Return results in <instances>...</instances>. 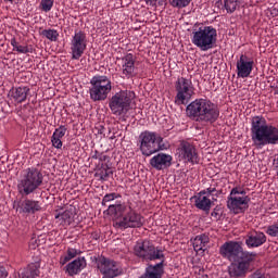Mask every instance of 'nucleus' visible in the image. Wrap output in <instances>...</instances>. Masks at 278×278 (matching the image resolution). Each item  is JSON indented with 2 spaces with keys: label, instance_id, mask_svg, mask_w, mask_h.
<instances>
[{
  "label": "nucleus",
  "instance_id": "obj_6",
  "mask_svg": "<svg viewBox=\"0 0 278 278\" xmlns=\"http://www.w3.org/2000/svg\"><path fill=\"white\" fill-rule=\"evenodd\" d=\"M218 33L216 28L212 26H201L199 29L192 31L191 42L194 47H198L200 51H210V49H214Z\"/></svg>",
  "mask_w": 278,
  "mask_h": 278
},
{
  "label": "nucleus",
  "instance_id": "obj_46",
  "mask_svg": "<svg viewBox=\"0 0 278 278\" xmlns=\"http://www.w3.org/2000/svg\"><path fill=\"white\" fill-rule=\"evenodd\" d=\"M202 278H207V276H202Z\"/></svg>",
  "mask_w": 278,
  "mask_h": 278
},
{
  "label": "nucleus",
  "instance_id": "obj_3",
  "mask_svg": "<svg viewBox=\"0 0 278 278\" xmlns=\"http://www.w3.org/2000/svg\"><path fill=\"white\" fill-rule=\"evenodd\" d=\"M250 131L255 149H264L267 144H278V128L268 124L264 116L252 117Z\"/></svg>",
  "mask_w": 278,
  "mask_h": 278
},
{
  "label": "nucleus",
  "instance_id": "obj_21",
  "mask_svg": "<svg viewBox=\"0 0 278 278\" xmlns=\"http://www.w3.org/2000/svg\"><path fill=\"white\" fill-rule=\"evenodd\" d=\"M29 94V87H13L10 92L9 97L15 101V103H24L27 101V96Z\"/></svg>",
  "mask_w": 278,
  "mask_h": 278
},
{
  "label": "nucleus",
  "instance_id": "obj_45",
  "mask_svg": "<svg viewBox=\"0 0 278 278\" xmlns=\"http://www.w3.org/2000/svg\"><path fill=\"white\" fill-rule=\"evenodd\" d=\"M15 0H3L4 3H14Z\"/></svg>",
  "mask_w": 278,
  "mask_h": 278
},
{
  "label": "nucleus",
  "instance_id": "obj_32",
  "mask_svg": "<svg viewBox=\"0 0 278 278\" xmlns=\"http://www.w3.org/2000/svg\"><path fill=\"white\" fill-rule=\"evenodd\" d=\"M201 194H204V197H218L220 194V190H217L216 187H208L202 191H200Z\"/></svg>",
  "mask_w": 278,
  "mask_h": 278
},
{
  "label": "nucleus",
  "instance_id": "obj_2",
  "mask_svg": "<svg viewBox=\"0 0 278 278\" xmlns=\"http://www.w3.org/2000/svg\"><path fill=\"white\" fill-rule=\"evenodd\" d=\"M135 254L146 262L161 260L159 264L149 265L140 278H162L164 275V252L162 250H157L150 241H142L135 245Z\"/></svg>",
  "mask_w": 278,
  "mask_h": 278
},
{
  "label": "nucleus",
  "instance_id": "obj_15",
  "mask_svg": "<svg viewBox=\"0 0 278 278\" xmlns=\"http://www.w3.org/2000/svg\"><path fill=\"white\" fill-rule=\"evenodd\" d=\"M179 156L186 162H190L191 164L199 163V154H197V148L188 141H181L180 147L178 149Z\"/></svg>",
  "mask_w": 278,
  "mask_h": 278
},
{
  "label": "nucleus",
  "instance_id": "obj_41",
  "mask_svg": "<svg viewBox=\"0 0 278 278\" xmlns=\"http://www.w3.org/2000/svg\"><path fill=\"white\" fill-rule=\"evenodd\" d=\"M147 5L155 7L157 5V0H146Z\"/></svg>",
  "mask_w": 278,
  "mask_h": 278
},
{
  "label": "nucleus",
  "instance_id": "obj_37",
  "mask_svg": "<svg viewBox=\"0 0 278 278\" xmlns=\"http://www.w3.org/2000/svg\"><path fill=\"white\" fill-rule=\"evenodd\" d=\"M266 233L268 236H271V238H277L278 237V225L268 226Z\"/></svg>",
  "mask_w": 278,
  "mask_h": 278
},
{
  "label": "nucleus",
  "instance_id": "obj_26",
  "mask_svg": "<svg viewBox=\"0 0 278 278\" xmlns=\"http://www.w3.org/2000/svg\"><path fill=\"white\" fill-rule=\"evenodd\" d=\"M78 253L79 252L76 249L68 248L67 255L61 257L60 264L64 266V264H67V262H71V260H73L74 257H77Z\"/></svg>",
  "mask_w": 278,
  "mask_h": 278
},
{
  "label": "nucleus",
  "instance_id": "obj_4",
  "mask_svg": "<svg viewBox=\"0 0 278 278\" xmlns=\"http://www.w3.org/2000/svg\"><path fill=\"white\" fill-rule=\"evenodd\" d=\"M106 214L114 216L113 227L122 231L129 228L142 227V216L131 207L121 203L110 204Z\"/></svg>",
  "mask_w": 278,
  "mask_h": 278
},
{
  "label": "nucleus",
  "instance_id": "obj_38",
  "mask_svg": "<svg viewBox=\"0 0 278 278\" xmlns=\"http://www.w3.org/2000/svg\"><path fill=\"white\" fill-rule=\"evenodd\" d=\"M51 142H52V147H54V149H62V139H59L58 137L52 136Z\"/></svg>",
  "mask_w": 278,
  "mask_h": 278
},
{
  "label": "nucleus",
  "instance_id": "obj_29",
  "mask_svg": "<svg viewBox=\"0 0 278 278\" xmlns=\"http://www.w3.org/2000/svg\"><path fill=\"white\" fill-rule=\"evenodd\" d=\"M224 5L227 12L232 14V12H236L238 5H240V0H225Z\"/></svg>",
  "mask_w": 278,
  "mask_h": 278
},
{
  "label": "nucleus",
  "instance_id": "obj_30",
  "mask_svg": "<svg viewBox=\"0 0 278 278\" xmlns=\"http://www.w3.org/2000/svg\"><path fill=\"white\" fill-rule=\"evenodd\" d=\"M190 3H192V0H169V5L173 8H178V10L188 8Z\"/></svg>",
  "mask_w": 278,
  "mask_h": 278
},
{
  "label": "nucleus",
  "instance_id": "obj_25",
  "mask_svg": "<svg viewBox=\"0 0 278 278\" xmlns=\"http://www.w3.org/2000/svg\"><path fill=\"white\" fill-rule=\"evenodd\" d=\"M210 243V237L205 233L197 236L193 240L194 251H203L204 247Z\"/></svg>",
  "mask_w": 278,
  "mask_h": 278
},
{
  "label": "nucleus",
  "instance_id": "obj_8",
  "mask_svg": "<svg viewBox=\"0 0 278 278\" xmlns=\"http://www.w3.org/2000/svg\"><path fill=\"white\" fill-rule=\"evenodd\" d=\"M139 142L140 151L142 155H146L147 157H149V155H153V153H157V151H162V149H165L162 144L164 142V138L149 130L140 134Z\"/></svg>",
  "mask_w": 278,
  "mask_h": 278
},
{
  "label": "nucleus",
  "instance_id": "obj_18",
  "mask_svg": "<svg viewBox=\"0 0 278 278\" xmlns=\"http://www.w3.org/2000/svg\"><path fill=\"white\" fill-rule=\"evenodd\" d=\"M170 162H173V156L165 153H159L150 160L151 166L156 168V170L168 168V166H170Z\"/></svg>",
  "mask_w": 278,
  "mask_h": 278
},
{
  "label": "nucleus",
  "instance_id": "obj_19",
  "mask_svg": "<svg viewBox=\"0 0 278 278\" xmlns=\"http://www.w3.org/2000/svg\"><path fill=\"white\" fill-rule=\"evenodd\" d=\"M122 71L123 75H126V77L134 76L136 71V59H134V54L128 53L122 58Z\"/></svg>",
  "mask_w": 278,
  "mask_h": 278
},
{
  "label": "nucleus",
  "instance_id": "obj_24",
  "mask_svg": "<svg viewBox=\"0 0 278 278\" xmlns=\"http://www.w3.org/2000/svg\"><path fill=\"white\" fill-rule=\"evenodd\" d=\"M40 266L36 263L29 264L27 267H25L20 274V278H36L38 275H40Z\"/></svg>",
  "mask_w": 278,
  "mask_h": 278
},
{
  "label": "nucleus",
  "instance_id": "obj_10",
  "mask_svg": "<svg viewBox=\"0 0 278 278\" xmlns=\"http://www.w3.org/2000/svg\"><path fill=\"white\" fill-rule=\"evenodd\" d=\"M45 177L42 173L36 168H28L23 179L18 184V190L21 194H31L36 192L40 186H42Z\"/></svg>",
  "mask_w": 278,
  "mask_h": 278
},
{
  "label": "nucleus",
  "instance_id": "obj_23",
  "mask_svg": "<svg viewBox=\"0 0 278 278\" xmlns=\"http://www.w3.org/2000/svg\"><path fill=\"white\" fill-rule=\"evenodd\" d=\"M20 207L24 214H36V212H40L39 202L34 200H24Z\"/></svg>",
  "mask_w": 278,
  "mask_h": 278
},
{
  "label": "nucleus",
  "instance_id": "obj_36",
  "mask_svg": "<svg viewBox=\"0 0 278 278\" xmlns=\"http://www.w3.org/2000/svg\"><path fill=\"white\" fill-rule=\"evenodd\" d=\"M40 5L43 12H51V8H53V0H41Z\"/></svg>",
  "mask_w": 278,
  "mask_h": 278
},
{
  "label": "nucleus",
  "instance_id": "obj_28",
  "mask_svg": "<svg viewBox=\"0 0 278 278\" xmlns=\"http://www.w3.org/2000/svg\"><path fill=\"white\" fill-rule=\"evenodd\" d=\"M41 36H45L48 40H51V42H55L60 34L55 29H45L41 31Z\"/></svg>",
  "mask_w": 278,
  "mask_h": 278
},
{
  "label": "nucleus",
  "instance_id": "obj_35",
  "mask_svg": "<svg viewBox=\"0 0 278 278\" xmlns=\"http://www.w3.org/2000/svg\"><path fill=\"white\" fill-rule=\"evenodd\" d=\"M118 197H121L119 194L117 193H108L103 197V200H102V205H108V203L114 201V199H118Z\"/></svg>",
  "mask_w": 278,
  "mask_h": 278
},
{
  "label": "nucleus",
  "instance_id": "obj_44",
  "mask_svg": "<svg viewBox=\"0 0 278 278\" xmlns=\"http://www.w3.org/2000/svg\"><path fill=\"white\" fill-rule=\"evenodd\" d=\"M211 216H213V217L216 218V216H218V213H216L215 211H213V212L211 213Z\"/></svg>",
  "mask_w": 278,
  "mask_h": 278
},
{
  "label": "nucleus",
  "instance_id": "obj_9",
  "mask_svg": "<svg viewBox=\"0 0 278 278\" xmlns=\"http://www.w3.org/2000/svg\"><path fill=\"white\" fill-rule=\"evenodd\" d=\"M90 84L89 94L92 101H105L112 92V80L108 76H93Z\"/></svg>",
  "mask_w": 278,
  "mask_h": 278
},
{
  "label": "nucleus",
  "instance_id": "obj_16",
  "mask_svg": "<svg viewBox=\"0 0 278 278\" xmlns=\"http://www.w3.org/2000/svg\"><path fill=\"white\" fill-rule=\"evenodd\" d=\"M253 60H250L245 54H241L237 61V75L242 79H247L253 72Z\"/></svg>",
  "mask_w": 278,
  "mask_h": 278
},
{
  "label": "nucleus",
  "instance_id": "obj_20",
  "mask_svg": "<svg viewBox=\"0 0 278 278\" xmlns=\"http://www.w3.org/2000/svg\"><path fill=\"white\" fill-rule=\"evenodd\" d=\"M85 268L86 258L78 257L65 266V271L70 275V277H74V275H79V273H81V270H84Z\"/></svg>",
  "mask_w": 278,
  "mask_h": 278
},
{
  "label": "nucleus",
  "instance_id": "obj_14",
  "mask_svg": "<svg viewBox=\"0 0 278 278\" xmlns=\"http://www.w3.org/2000/svg\"><path fill=\"white\" fill-rule=\"evenodd\" d=\"M251 202V198L249 195L245 197H228L227 207L233 214H244L247 210H249V203Z\"/></svg>",
  "mask_w": 278,
  "mask_h": 278
},
{
  "label": "nucleus",
  "instance_id": "obj_31",
  "mask_svg": "<svg viewBox=\"0 0 278 278\" xmlns=\"http://www.w3.org/2000/svg\"><path fill=\"white\" fill-rule=\"evenodd\" d=\"M11 45L13 46V51H17V53H29V48L27 46L18 45L16 38L11 39Z\"/></svg>",
  "mask_w": 278,
  "mask_h": 278
},
{
  "label": "nucleus",
  "instance_id": "obj_7",
  "mask_svg": "<svg viewBox=\"0 0 278 278\" xmlns=\"http://www.w3.org/2000/svg\"><path fill=\"white\" fill-rule=\"evenodd\" d=\"M136 99V93L129 90H122L116 92L109 102V108L114 116H122L125 118L127 112L131 110V101Z\"/></svg>",
  "mask_w": 278,
  "mask_h": 278
},
{
  "label": "nucleus",
  "instance_id": "obj_17",
  "mask_svg": "<svg viewBox=\"0 0 278 278\" xmlns=\"http://www.w3.org/2000/svg\"><path fill=\"white\" fill-rule=\"evenodd\" d=\"M245 244L248 249H257V247L266 244V235L262 231L249 232L245 237Z\"/></svg>",
  "mask_w": 278,
  "mask_h": 278
},
{
  "label": "nucleus",
  "instance_id": "obj_11",
  "mask_svg": "<svg viewBox=\"0 0 278 278\" xmlns=\"http://www.w3.org/2000/svg\"><path fill=\"white\" fill-rule=\"evenodd\" d=\"M175 104L176 105H186L192 96L194 94V85H192V80L186 77H179L175 83Z\"/></svg>",
  "mask_w": 278,
  "mask_h": 278
},
{
  "label": "nucleus",
  "instance_id": "obj_42",
  "mask_svg": "<svg viewBox=\"0 0 278 278\" xmlns=\"http://www.w3.org/2000/svg\"><path fill=\"white\" fill-rule=\"evenodd\" d=\"M274 166H276V168H278V155H276L274 157V162H273Z\"/></svg>",
  "mask_w": 278,
  "mask_h": 278
},
{
  "label": "nucleus",
  "instance_id": "obj_43",
  "mask_svg": "<svg viewBox=\"0 0 278 278\" xmlns=\"http://www.w3.org/2000/svg\"><path fill=\"white\" fill-rule=\"evenodd\" d=\"M239 194H241L242 197H247V191L239 189Z\"/></svg>",
  "mask_w": 278,
  "mask_h": 278
},
{
  "label": "nucleus",
  "instance_id": "obj_12",
  "mask_svg": "<svg viewBox=\"0 0 278 278\" xmlns=\"http://www.w3.org/2000/svg\"><path fill=\"white\" fill-rule=\"evenodd\" d=\"M86 47H88L86 33L83 30L75 31L71 40L72 60H79L84 55Z\"/></svg>",
  "mask_w": 278,
  "mask_h": 278
},
{
  "label": "nucleus",
  "instance_id": "obj_40",
  "mask_svg": "<svg viewBox=\"0 0 278 278\" xmlns=\"http://www.w3.org/2000/svg\"><path fill=\"white\" fill-rule=\"evenodd\" d=\"M0 278H8V270L3 266H0Z\"/></svg>",
  "mask_w": 278,
  "mask_h": 278
},
{
  "label": "nucleus",
  "instance_id": "obj_13",
  "mask_svg": "<svg viewBox=\"0 0 278 278\" xmlns=\"http://www.w3.org/2000/svg\"><path fill=\"white\" fill-rule=\"evenodd\" d=\"M98 268L104 275L102 278H115L123 274L116 262L105 256H101L98 260Z\"/></svg>",
  "mask_w": 278,
  "mask_h": 278
},
{
  "label": "nucleus",
  "instance_id": "obj_39",
  "mask_svg": "<svg viewBox=\"0 0 278 278\" xmlns=\"http://www.w3.org/2000/svg\"><path fill=\"white\" fill-rule=\"evenodd\" d=\"M237 194H240V188L235 187L231 189L229 197H238Z\"/></svg>",
  "mask_w": 278,
  "mask_h": 278
},
{
  "label": "nucleus",
  "instance_id": "obj_27",
  "mask_svg": "<svg viewBox=\"0 0 278 278\" xmlns=\"http://www.w3.org/2000/svg\"><path fill=\"white\" fill-rule=\"evenodd\" d=\"M55 218H61L63 225H70L71 223H73V211L66 210L62 214H56Z\"/></svg>",
  "mask_w": 278,
  "mask_h": 278
},
{
  "label": "nucleus",
  "instance_id": "obj_1",
  "mask_svg": "<svg viewBox=\"0 0 278 278\" xmlns=\"http://www.w3.org/2000/svg\"><path fill=\"white\" fill-rule=\"evenodd\" d=\"M219 254L230 262L228 275L231 278H244L251 268V262L255 260V253L244 251L242 242L228 241L219 248Z\"/></svg>",
  "mask_w": 278,
  "mask_h": 278
},
{
  "label": "nucleus",
  "instance_id": "obj_34",
  "mask_svg": "<svg viewBox=\"0 0 278 278\" xmlns=\"http://www.w3.org/2000/svg\"><path fill=\"white\" fill-rule=\"evenodd\" d=\"M66 131H67L66 126H60L59 128H56L54 130L52 137L59 138L62 140V138H64V136H66Z\"/></svg>",
  "mask_w": 278,
  "mask_h": 278
},
{
  "label": "nucleus",
  "instance_id": "obj_22",
  "mask_svg": "<svg viewBox=\"0 0 278 278\" xmlns=\"http://www.w3.org/2000/svg\"><path fill=\"white\" fill-rule=\"evenodd\" d=\"M194 199V205L198 210H202V212H210V210H212L214 202H212L207 195L201 194V192H199Z\"/></svg>",
  "mask_w": 278,
  "mask_h": 278
},
{
  "label": "nucleus",
  "instance_id": "obj_5",
  "mask_svg": "<svg viewBox=\"0 0 278 278\" xmlns=\"http://www.w3.org/2000/svg\"><path fill=\"white\" fill-rule=\"evenodd\" d=\"M186 114L191 121L197 123H216L220 111L207 99H197L186 108Z\"/></svg>",
  "mask_w": 278,
  "mask_h": 278
},
{
  "label": "nucleus",
  "instance_id": "obj_33",
  "mask_svg": "<svg viewBox=\"0 0 278 278\" xmlns=\"http://www.w3.org/2000/svg\"><path fill=\"white\" fill-rule=\"evenodd\" d=\"M96 175L100 177V181H108V179H110V176L112 175V172L110 170V168H101Z\"/></svg>",
  "mask_w": 278,
  "mask_h": 278
}]
</instances>
